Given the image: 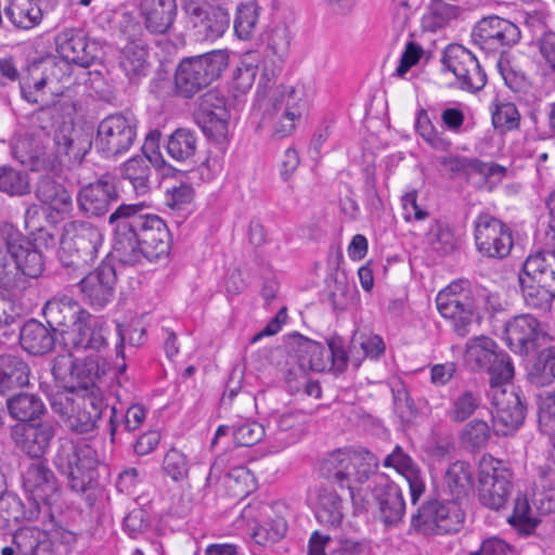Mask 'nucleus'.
Listing matches in <instances>:
<instances>
[{
    "label": "nucleus",
    "mask_w": 555,
    "mask_h": 555,
    "mask_svg": "<svg viewBox=\"0 0 555 555\" xmlns=\"http://www.w3.org/2000/svg\"><path fill=\"white\" fill-rule=\"evenodd\" d=\"M446 486L452 500H430L424 503L411 517V529L422 534H449L461 530L465 513L460 500L473 488V475L463 462L453 463L446 474Z\"/></svg>",
    "instance_id": "3"
},
{
    "label": "nucleus",
    "mask_w": 555,
    "mask_h": 555,
    "mask_svg": "<svg viewBox=\"0 0 555 555\" xmlns=\"http://www.w3.org/2000/svg\"><path fill=\"white\" fill-rule=\"evenodd\" d=\"M328 299L336 311L345 310L352 299L353 288L348 284L346 279H333L328 284Z\"/></svg>",
    "instance_id": "57"
},
{
    "label": "nucleus",
    "mask_w": 555,
    "mask_h": 555,
    "mask_svg": "<svg viewBox=\"0 0 555 555\" xmlns=\"http://www.w3.org/2000/svg\"><path fill=\"white\" fill-rule=\"evenodd\" d=\"M498 345L487 336H478L466 344V360L474 370L485 371L496 359Z\"/></svg>",
    "instance_id": "41"
},
{
    "label": "nucleus",
    "mask_w": 555,
    "mask_h": 555,
    "mask_svg": "<svg viewBox=\"0 0 555 555\" xmlns=\"http://www.w3.org/2000/svg\"><path fill=\"white\" fill-rule=\"evenodd\" d=\"M297 353L304 370L324 372L330 366V352L320 343L300 336Z\"/></svg>",
    "instance_id": "40"
},
{
    "label": "nucleus",
    "mask_w": 555,
    "mask_h": 555,
    "mask_svg": "<svg viewBox=\"0 0 555 555\" xmlns=\"http://www.w3.org/2000/svg\"><path fill=\"white\" fill-rule=\"evenodd\" d=\"M492 122L495 128L513 129L518 126L519 113L513 103L498 105L492 114Z\"/></svg>",
    "instance_id": "62"
},
{
    "label": "nucleus",
    "mask_w": 555,
    "mask_h": 555,
    "mask_svg": "<svg viewBox=\"0 0 555 555\" xmlns=\"http://www.w3.org/2000/svg\"><path fill=\"white\" fill-rule=\"evenodd\" d=\"M29 383V366L12 354L0 356V393L24 387Z\"/></svg>",
    "instance_id": "38"
},
{
    "label": "nucleus",
    "mask_w": 555,
    "mask_h": 555,
    "mask_svg": "<svg viewBox=\"0 0 555 555\" xmlns=\"http://www.w3.org/2000/svg\"><path fill=\"white\" fill-rule=\"evenodd\" d=\"M22 516L20 500L11 494L0 495V529L9 526L11 520H18Z\"/></svg>",
    "instance_id": "64"
},
{
    "label": "nucleus",
    "mask_w": 555,
    "mask_h": 555,
    "mask_svg": "<svg viewBox=\"0 0 555 555\" xmlns=\"http://www.w3.org/2000/svg\"><path fill=\"white\" fill-rule=\"evenodd\" d=\"M47 323L52 326L63 338V330L75 327L80 323L85 312L78 304L68 297L48 300L42 309Z\"/></svg>",
    "instance_id": "30"
},
{
    "label": "nucleus",
    "mask_w": 555,
    "mask_h": 555,
    "mask_svg": "<svg viewBox=\"0 0 555 555\" xmlns=\"http://www.w3.org/2000/svg\"><path fill=\"white\" fill-rule=\"evenodd\" d=\"M259 7L255 2L241 3L236 9L234 30L240 39H249L256 30Z\"/></svg>",
    "instance_id": "50"
},
{
    "label": "nucleus",
    "mask_w": 555,
    "mask_h": 555,
    "mask_svg": "<svg viewBox=\"0 0 555 555\" xmlns=\"http://www.w3.org/2000/svg\"><path fill=\"white\" fill-rule=\"evenodd\" d=\"M12 253L16 267V281L20 274L29 279H37L42 274L46 264L44 257L28 240L23 237L13 240Z\"/></svg>",
    "instance_id": "32"
},
{
    "label": "nucleus",
    "mask_w": 555,
    "mask_h": 555,
    "mask_svg": "<svg viewBox=\"0 0 555 555\" xmlns=\"http://www.w3.org/2000/svg\"><path fill=\"white\" fill-rule=\"evenodd\" d=\"M440 164L454 175L469 177L472 173L480 175L486 182L499 183L506 175V168L494 163H485L478 158L464 156H443Z\"/></svg>",
    "instance_id": "27"
},
{
    "label": "nucleus",
    "mask_w": 555,
    "mask_h": 555,
    "mask_svg": "<svg viewBox=\"0 0 555 555\" xmlns=\"http://www.w3.org/2000/svg\"><path fill=\"white\" fill-rule=\"evenodd\" d=\"M20 555H52L49 534L38 527H22L12 535Z\"/></svg>",
    "instance_id": "37"
},
{
    "label": "nucleus",
    "mask_w": 555,
    "mask_h": 555,
    "mask_svg": "<svg viewBox=\"0 0 555 555\" xmlns=\"http://www.w3.org/2000/svg\"><path fill=\"white\" fill-rule=\"evenodd\" d=\"M160 132L157 130L151 131L142 147L143 154L135 155L120 166V177L124 181L129 182L133 192L139 196H144L150 193L152 188V166H158V160L165 164L160 154L149 155L147 149H154L159 140Z\"/></svg>",
    "instance_id": "15"
},
{
    "label": "nucleus",
    "mask_w": 555,
    "mask_h": 555,
    "mask_svg": "<svg viewBox=\"0 0 555 555\" xmlns=\"http://www.w3.org/2000/svg\"><path fill=\"white\" fill-rule=\"evenodd\" d=\"M116 282L114 266L102 262L79 281V286L90 306L102 309L113 299Z\"/></svg>",
    "instance_id": "20"
},
{
    "label": "nucleus",
    "mask_w": 555,
    "mask_h": 555,
    "mask_svg": "<svg viewBox=\"0 0 555 555\" xmlns=\"http://www.w3.org/2000/svg\"><path fill=\"white\" fill-rule=\"evenodd\" d=\"M54 435L53 424L43 418H16L11 427V437L15 444L36 459L46 453Z\"/></svg>",
    "instance_id": "17"
},
{
    "label": "nucleus",
    "mask_w": 555,
    "mask_h": 555,
    "mask_svg": "<svg viewBox=\"0 0 555 555\" xmlns=\"http://www.w3.org/2000/svg\"><path fill=\"white\" fill-rule=\"evenodd\" d=\"M415 128L420 135L436 150L448 151L451 146V142L435 130L427 113L421 109L417 114Z\"/></svg>",
    "instance_id": "56"
},
{
    "label": "nucleus",
    "mask_w": 555,
    "mask_h": 555,
    "mask_svg": "<svg viewBox=\"0 0 555 555\" xmlns=\"http://www.w3.org/2000/svg\"><path fill=\"white\" fill-rule=\"evenodd\" d=\"M118 198L113 182L99 179L81 188L77 194L79 210L87 217L104 216Z\"/></svg>",
    "instance_id": "23"
},
{
    "label": "nucleus",
    "mask_w": 555,
    "mask_h": 555,
    "mask_svg": "<svg viewBox=\"0 0 555 555\" xmlns=\"http://www.w3.org/2000/svg\"><path fill=\"white\" fill-rule=\"evenodd\" d=\"M23 487L36 504H50L57 492V481L47 464L36 461L23 474Z\"/></svg>",
    "instance_id": "25"
},
{
    "label": "nucleus",
    "mask_w": 555,
    "mask_h": 555,
    "mask_svg": "<svg viewBox=\"0 0 555 555\" xmlns=\"http://www.w3.org/2000/svg\"><path fill=\"white\" fill-rule=\"evenodd\" d=\"M35 195L42 204L48 205L57 214H69L73 210V199L66 188L52 177L42 175L35 186Z\"/></svg>",
    "instance_id": "34"
},
{
    "label": "nucleus",
    "mask_w": 555,
    "mask_h": 555,
    "mask_svg": "<svg viewBox=\"0 0 555 555\" xmlns=\"http://www.w3.org/2000/svg\"><path fill=\"white\" fill-rule=\"evenodd\" d=\"M528 380L537 386L544 387L555 380V347L542 349L532 362L527 373Z\"/></svg>",
    "instance_id": "42"
},
{
    "label": "nucleus",
    "mask_w": 555,
    "mask_h": 555,
    "mask_svg": "<svg viewBox=\"0 0 555 555\" xmlns=\"http://www.w3.org/2000/svg\"><path fill=\"white\" fill-rule=\"evenodd\" d=\"M195 113H216L221 116L230 115L227 108V100L216 90H210L203 94Z\"/></svg>",
    "instance_id": "61"
},
{
    "label": "nucleus",
    "mask_w": 555,
    "mask_h": 555,
    "mask_svg": "<svg viewBox=\"0 0 555 555\" xmlns=\"http://www.w3.org/2000/svg\"><path fill=\"white\" fill-rule=\"evenodd\" d=\"M3 11L9 22L22 30L35 28L43 17L41 0H7Z\"/></svg>",
    "instance_id": "35"
},
{
    "label": "nucleus",
    "mask_w": 555,
    "mask_h": 555,
    "mask_svg": "<svg viewBox=\"0 0 555 555\" xmlns=\"http://www.w3.org/2000/svg\"><path fill=\"white\" fill-rule=\"evenodd\" d=\"M189 461L185 454L171 448L167 451L163 460V472L178 482L188 478L189 476Z\"/></svg>",
    "instance_id": "55"
},
{
    "label": "nucleus",
    "mask_w": 555,
    "mask_h": 555,
    "mask_svg": "<svg viewBox=\"0 0 555 555\" xmlns=\"http://www.w3.org/2000/svg\"><path fill=\"white\" fill-rule=\"evenodd\" d=\"M520 39L519 28L505 18L491 15L481 18L473 30V40L487 54L503 53Z\"/></svg>",
    "instance_id": "14"
},
{
    "label": "nucleus",
    "mask_w": 555,
    "mask_h": 555,
    "mask_svg": "<svg viewBox=\"0 0 555 555\" xmlns=\"http://www.w3.org/2000/svg\"><path fill=\"white\" fill-rule=\"evenodd\" d=\"M108 330L105 324L96 319L88 317L75 327L63 330L65 346L75 350L101 351L107 347Z\"/></svg>",
    "instance_id": "21"
},
{
    "label": "nucleus",
    "mask_w": 555,
    "mask_h": 555,
    "mask_svg": "<svg viewBox=\"0 0 555 555\" xmlns=\"http://www.w3.org/2000/svg\"><path fill=\"white\" fill-rule=\"evenodd\" d=\"M268 426L275 428L278 439L284 443H293L300 438L301 431L295 423V418H269Z\"/></svg>",
    "instance_id": "63"
},
{
    "label": "nucleus",
    "mask_w": 555,
    "mask_h": 555,
    "mask_svg": "<svg viewBox=\"0 0 555 555\" xmlns=\"http://www.w3.org/2000/svg\"><path fill=\"white\" fill-rule=\"evenodd\" d=\"M459 14L460 9L457 7L444 0H431L423 17V23L426 29L436 31L450 21L456 18Z\"/></svg>",
    "instance_id": "48"
},
{
    "label": "nucleus",
    "mask_w": 555,
    "mask_h": 555,
    "mask_svg": "<svg viewBox=\"0 0 555 555\" xmlns=\"http://www.w3.org/2000/svg\"><path fill=\"white\" fill-rule=\"evenodd\" d=\"M509 348L519 354H528L537 346L535 341L544 335L539 321L531 314L515 317L505 327Z\"/></svg>",
    "instance_id": "24"
},
{
    "label": "nucleus",
    "mask_w": 555,
    "mask_h": 555,
    "mask_svg": "<svg viewBox=\"0 0 555 555\" xmlns=\"http://www.w3.org/2000/svg\"><path fill=\"white\" fill-rule=\"evenodd\" d=\"M442 64L454 74L463 90L477 92L487 83V75L477 57L461 44H450L446 48Z\"/></svg>",
    "instance_id": "16"
},
{
    "label": "nucleus",
    "mask_w": 555,
    "mask_h": 555,
    "mask_svg": "<svg viewBox=\"0 0 555 555\" xmlns=\"http://www.w3.org/2000/svg\"><path fill=\"white\" fill-rule=\"evenodd\" d=\"M521 274L528 276L529 282L541 283L555 291V250L529 255L522 264Z\"/></svg>",
    "instance_id": "36"
},
{
    "label": "nucleus",
    "mask_w": 555,
    "mask_h": 555,
    "mask_svg": "<svg viewBox=\"0 0 555 555\" xmlns=\"http://www.w3.org/2000/svg\"><path fill=\"white\" fill-rule=\"evenodd\" d=\"M102 374H104V369L101 366L99 358L87 357L83 360L76 361L73 383L74 389L70 392H90L91 397L85 400H88L93 405V400L95 399V383Z\"/></svg>",
    "instance_id": "39"
},
{
    "label": "nucleus",
    "mask_w": 555,
    "mask_h": 555,
    "mask_svg": "<svg viewBox=\"0 0 555 555\" xmlns=\"http://www.w3.org/2000/svg\"><path fill=\"white\" fill-rule=\"evenodd\" d=\"M147 46L141 39L129 41L120 51L119 66L131 82H139L150 72Z\"/></svg>",
    "instance_id": "31"
},
{
    "label": "nucleus",
    "mask_w": 555,
    "mask_h": 555,
    "mask_svg": "<svg viewBox=\"0 0 555 555\" xmlns=\"http://www.w3.org/2000/svg\"><path fill=\"white\" fill-rule=\"evenodd\" d=\"M13 238L0 237V289L12 291L16 287V267L13 257Z\"/></svg>",
    "instance_id": "49"
},
{
    "label": "nucleus",
    "mask_w": 555,
    "mask_h": 555,
    "mask_svg": "<svg viewBox=\"0 0 555 555\" xmlns=\"http://www.w3.org/2000/svg\"><path fill=\"white\" fill-rule=\"evenodd\" d=\"M75 365L76 360L73 358L72 353L59 354L52 361L51 372L54 380L67 392L74 389Z\"/></svg>",
    "instance_id": "53"
},
{
    "label": "nucleus",
    "mask_w": 555,
    "mask_h": 555,
    "mask_svg": "<svg viewBox=\"0 0 555 555\" xmlns=\"http://www.w3.org/2000/svg\"><path fill=\"white\" fill-rule=\"evenodd\" d=\"M49 134L33 131L14 139L11 154L31 171H53L59 165L80 164L92 146L91 138L72 121L62 122L53 134L54 153L48 151Z\"/></svg>",
    "instance_id": "2"
},
{
    "label": "nucleus",
    "mask_w": 555,
    "mask_h": 555,
    "mask_svg": "<svg viewBox=\"0 0 555 555\" xmlns=\"http://www.w3.org/2000/svg\"><path fill=\"white\" fill-rule=\"evenodd\" d=\"M145 28L154 35L167 34L177 16L176 0H140Z\"/></svg>",
    "instance_id": "28"
},
{
    "label": "nucleus",
    "mask_w": 555,
    "mask_h": 555,
    "mask_svg": "<svg viewBox=\"0 0 555 555\" xmlns=\"http://www.w3.org/2000/svg\"><path fill=\"white\" fill-rule=\"evenodd\" d=\"M304 112V92L294 86L279 85L272 91L262 121H271V137L279 140L293 134Z\"/></svg>",
    "instance_id": "8"
},
{
    "label": "nucleus",
    "mask_w": 555,
    "mask_h": 555,
    "mask_svg": "<svg viewBox=\"0 0 555 555\" xmlns=\"http://www.w3.org/2000/svg\"><path fill=\"white\" fill-rule=\"evenodd\" d=\"M512 490V472L506 464L491 455H483L479 462V501L498 511L503 507Z\"/></svg>",
    "instance_id": "11"
},
{
    "label": "nucleus",
    "mask_w": 555,
    "mask_h": 555,
    "mask_svg": "<svg viewBox=\"0 0 555 555\" xmlns=\"http://www.w3.org/2000/svg\"><path fill=\"white\" fill-rule=\"evenodd\" d=\"M383 466L396 469L405 478L410 488L411 501L415 504L426 489L423 472L416 462L404 452L401 446L397 444L391 453L384 459Z\"/></svg>",
    "instance_id": "26"
},
{
    "label": "nucleus",
    "mask_w": 555,
    "mask_h": 555,
    "mask_svg": "<svg viewBox=\"0 0 555 555\" xmlns=\"http://www.w3.org/2000/svg\"><path fill=\"white\" fill-rule=\"evenodd\" d=\"M376 517L388 529L397 528L405 516V501L401 488L393 481L376 483L372 490Z\"/></svg>",
    "instance_id": "19"
},
{
    "label": "nucleus",
    "mask_w": 555,
    "mask_h": 555,
    "mask_svg": "<svg viewBox=\"0 0 555 555\" xmlns=\"http://www.w3.org/2000/svg\"><path fill=\"white\" fill-rule=\"evenodd\" d=\"M137 135L138 119L133 114H111L98 126L95 149L105 158H115L131 149Z\"/></svg>",
    "instance_id": "10"
},
{
    "label": "nucleus",
    "mask_w": 555,
    "mask_h": 555,
    "mask_svg": "<svg viewBox=\"0 0 555 555\" xmlns=\"http://www.w3.org/2000/svg\"><path fill=\"white\" fill-rule=\"evenodd\" d=\"M10 416H41L46 412L42 400L34 393H18L7 401Z\"/></svg>",
    "instance_id": "51"
},
{
    "label": "nucleus",
    "mask_w": 555,
    "mask_h": 555,
    "mask_svg": "<svg viewBox=\"0 0 555 555\" xmlns=\"http://www.w3.org/2000/svg\"><path fill=\"white\" fill-rule=\"evenodd\" d=\"M528 279V276L519 274V284L526 305L533 309L548 310L555 297V291L544 287V284L529 282Z\"/></svg>",
    "instance_id": "46"
},
{
    "label": "nucleus",
    "mask_w": 555,
    "mask_h": 555,
    "mask_svg": "<svg viewBox=\"0 0 555 555\" xmlns=\"http://www.w3.org/2000/svg\"><path fill=\"white\" fill-rule=\"evenodd\" d=\"M477 250L485 257L502 259L513 247L511 229L488 212L478 215L474 222Z\"/></svg>",
    "instance_id": "13"
},
{
    "label": "nucleus",
    "mask_w": 555,
    "mask_h": 555,
    "mask_svg": "<svg viewBox=\"0 0 555 555\" xmlns=\"http://www.w3.org/2000/svg\"><path fill=\"white\" fill-rule=\"evenodd\" d=\"M490 437V425L482 418H476L470 422L462 435L464 442L473 448L483 447Z\"/></svg>",
    "instance_id": "59"
},
{
    "label": "nucleus",
    "mask_w": 555,
    "mask_h": 555,
    "mask_svg": "<svg viewBox=\"0 0 555 555\" xmlns=\"http://www.w3.org/2000/svg\"><path fill=\"white\" fill-rule=\"evenodd\" d=\"M195 122L211 141L223 146L228 142L230 115L194 113Z\"/></svg>",
    "instance_id": "44"
},
{
    "label": "nucleus",
    "mask_w": 555,
    "mask_h": 555,
    "mask_svg": "<svg viewBox=\"0 0 555 555\" xmlns=\"http://www.w3.org/2000/svg\"><path fill=\"white\" fill-rule=\"evenodd\" d=\"M433 244L442 254H450L456 248V238L447 223L436 222L431 228Z\"/></svg>",
    "instance_id": "60"
},
{
    "label": "nucleus",
    "mask_w": 555,
    "mask_h": 555,
    "mask_svg": "<svg viewBox=\"0 0 555 555\" xmlns=\"http://www.w3.org/2000/svg\"><path fill=\"white\" fill-rule=\"evenodd\" d=\"M56 334L57 332L49 324L44 325L35 319H30L21 328V346L30 354H47L55 346Z\"/></svg>",
    "instance_id": "29"
},
{
    "label": "nucleus",
    "mask_w": 555,
    "mask_h": 555,
    "mask_svg": "<svg viewBox=\"0 0 555 555\" xmlns=\"http://www.w3.org/2000/svg\"><path fill=\"white\" fill-rule=\"evenodd\" d=\"M103 235L98 227L73 220L64 224L59 258L68 274H83L96 259Z\"/></svg>",
    "instance_id": "5"
},
{
    "label": "nucleus",
    "mask_w": 555,
    "mask_h": 555,
    "mask_svg": "<svg viewBox=\"0 0 555 555\" xmlns=\"http://www.w3.org/2000/svg\"><path fill=\"white\" fill-rule=\"evenodd\" d=\"M185 11L196 35L205 40L220 38L230 25V15L222 8H204L197 3H189Z\"/></svg>",
    "instance_id": "22"
},
{
    "label": "nucleus",
    "mask_w": 555,
    "mask_h": 555,
    "mask_svg": "<svg viewBox=\"0 0 555 555\" xmlns=\"http://www.w3.org/2000/svg\"><path fill=\"white\" fill-rule=\"evenodd\" d=\"M53 464L62 475L68 478L74 491L83 492L98 464L96 452L89 444H78L70 439L61 438Z\"/></svg>",
    "instance_id": "9"
},
{
    "label": "nucleus",
    "mask_w": 555,
    "mask_h": 555,
    "mask_svg": "<svg viewBox=\"0 0 555 555\" xmlns=\"http://www.w3.org/2000/svg\"><path fill=\"white\" fill-rule=\"evenodd\" d=\"M467 282H453L437 295L436 302L440 314L450 322L453 332L467 336L479 324L478 299L472 296Z\"/></svg>",
    "instance_id": "7"
},
{
    "label": "nucleus",
    "mask_w": 555,
    "mask_h": 555,
    "mask_svg": "<svg viewBox=\"0 0 555 555\" xmlns=\"http://www.w3.org/2000/svg\"><path fill=\"white\" fill-rule=\"evenodd\" d=\"M378 457L369 450L337 449L321 462L320 474L333 486L347 489L353 499L354 490L375 474Z\"/></svg>",
    "instance_id": "4"
},
{
    "label": "nucleus",
    "mask_w": 555,
    "mask_h": 555,
    "mask_svg": "<svg viewBox=\"0 0 555 555\" xmlns=\"http://www.w3.org/2000/svg\"><path fill=\"white\" fill-rule=\"evenodd\" d=\"M287 531V524L283 517H275L264 522L255 531V538L258 543L278 542Z\"/></svg>",
    "instance_id": "58"
},
{
    "label": "nucleus",
    "mask_w": 555,
    "mask_h": 555,
    "mask_svg": "<svg viewBox=\"0 0 555 555\" xmlns=\"http://www.w3.org/2000/svg\"><path fill=\"white\" fill-rule=\"evenodd\" d=\"M264 436V425L253 418H246L233 427V438L236 444L250 447Z\"/></svg>",
    "instance_id": "54"
},
{
    "label": "nucleus",
    "mask_w": 555,
    "mask_h": 555,
    "mask_svg": "<svg viewBox=\"0 0 555 555\" xmlns=\"http://www.w3.org/2000/svg\"><path fill=\"white\" fill-rule=\"evenodd\" d=\"M530 506L525 496L515 500L514 509L508 517L511 526L521 535H530L539 524V520L529 516Z\"/></svg>",
    "instance_id": "52"
},
{
    "label": "nucleus",
    "mask_w": 555,
    "mask_h": 555,
    "mask_svg": "<svg viewBox=\"0 0 555 555\" xmlns=\"http://www.w3.org/2000/svg\"><path fill=\"white\" fill-rule=\"evenodd\" d=\"M54 42L57 54L67 63L88 68L98 59V43L81 29L65 28L56 34Z\"/></svg>",
    "instance_id": "18"
},
{
    "label": "nucleus",
    "mask_w": 555,
    "mask_h": 555,
    "mask_svg": "<svg viewBox=\"0 0 555 555\" xmlns=\"http://www.w3.org/2000/svg\"><path fill=\"white\" fill-rule=\"evenodd\" d=\"M490 374L491 385V403L494 414H507L508 416H524L526 413V406L521 402L519 396L513 391L502 388L501 385L509 382L514 376V366L511 362L509 357L499 350L496 352V359L491 361V365L485 370Z\"/></svg>",
    "instance_id": "12"
},
{
    "label": "nucleus",
    "mask_w": 555,
    "mask_h": 555,
    "mask_svg": "<svg viewBox=\"0 0 555 555\" xmlns=\"http://www.w3.org/2000/svg\"><path fill=\"white\" fill-rule=\"evenodd\" d=\"M143 204H121L108 217L114 225V251L125 264L156 261L170 250L166 223L156 215L141 214Z\"/></svg>",
    "instance_id": "1"
},
{
    "label": "nucleus",
    "mask_w": 555,
    "mask_h": 555,
    "mask_svg": "<svg viewBox=\"0 0 555 555\" xmlns=\"http://www.w3.org/2000/svg\"><path fill=\"white\" fill-rule=\"evenodd\" d=\"M291 31L286 25H278L269 33L267 37V56L272 55L276 60L273 61L271 75L274 76L280 72L282 64L289 53Z\"/></svg>",
    "instance_id": "43"
},
{
    "label": "nucleus",
    "mask_w": 555,
    "mask_h": 555,
    "mask_svg": "<svg viewBox=\"0 0 555 555\" xmlns=\"http://www.w3.org/2000/svg\"><path fill=\"white\" fill-rule=\"evenodd\" d=\"M0 192L9 196L29 194L30 181L28 175L9 165L0 166Z\"/></svg>",
    "instance_id": "47"
},
{
    "label": "nucleus",
    "mask_w": 555,
    "mask_h": 555,
    "mask_svg": "<svg viewBox=\"0 0 555 555\" xmlns=\"http://www.w3.org/2000/svg\"><path fill=\"white\" fill-rule=\"evenodd\" d=\"M346 512L345 501L334 489L330 487L319 489L315 517L321 525L337 529L340 527Z\"/></svg>",
    "instance_id": "33"
},
{
    "label": "nucleus",
    "mask_w": 555,
    "mask_h": 555,
    "mask_svg": "<svg viewBox=\"0 0 555 555\" xmlns=\"http://www.w3.org/2000/svg\"><path fill=\"white\" fill-rule=\"evenodd\" d=\"M228 64L229 55L222 50L184 57L175 73L177 94L185 99L193 98L217 80Z\"/></svg>",
    "instance_id": "6"
},
{
    "label": "nucleus",
    "mask_w": 555,
    "mask_h": 555,
    "mask_svg": "<svg viewBox=\"0 0 555 555\" xmlns=\"http://www.w3.org/2000/svg\"><path fill=\"white\" fill-rule=\"evenodd\" d=\"M197 147L195 133L186 128L176 129L168 138L167 152L177 162H185L194 156Z\"/></svg>",
    "instance_id": "45"
}]
</instances>
